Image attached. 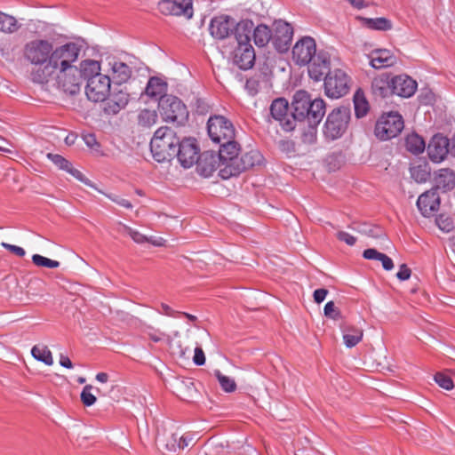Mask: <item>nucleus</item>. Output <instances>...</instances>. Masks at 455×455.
I'll use <instances>...</instances> for the list:
<instances>
[{
	"label": "nucleus",
	"mask_w": 455,
	"mask_h": 455,
	"mask_svg": "<svg viewBox=\"0 0 455 455\" xmlns=\"http://www.w3.org/2000/svg\"><path fill=\"white\" fill-rule=\"evenodd\" d=\"M355 113L357 118L363 117L369 111V103L363 92L357 91L354 95Z\"/></svg>",
	"instance_id": "nucleus-34"
},
{
	"label": "nucleus",
	"mask_w": 455,
	"mask_h": 455,
	"mask_svg": "<svg viewBox=\"0 0 455 455\" xmlns=\"http://www.w3.org/2000/svg\"><path fill=\"white\" fill-rule=\"evenodd\" d=\"M235 38L237 47L234 52V62L241 69H249L252 68L255 61V52L250 44L251 33H237Z\"/></svg>",
	"instance_id": "nucleus-10"
},
{
	"label": "nucleus",
	"mask_w": 455,
	"mask_h": 455,
	"mask_svg": "<svg viewBox=\"0 0 455 455\" xmlns=\"http://www.w3.org/2000/svg\"><path fill=\"white\" fill-rule=\"evenodd\" d=\"M193 362L196 365L201 366L205 363V355L203 349L199 347L195 348V354L193 357Z\"/></svg>",
	"instance_id": "nucleus-52"
},
{
	"label": "nucleus",
	"mask_w": 455,
	"mask_h": 455,
	"mask_svg": "<svg viewBox=\"0 0 455 455\" xmlns=\"http://www.w3.org/2000/svg\"><path fill=\"white\" fill-rule=\"evenodd\" d=\"M20 28L17 20L11 15L0 12V31L4 33H13Z\"/></svg>",
	"instance_id": "nucleus-35"
},
{
	"label": "nucleus",
	"mask_w": 455,
	"mask_h": 455,
	"mask_svg": "<svg viewBox=\"0 0 455 455\" xmlns=\"http://www.w3.org/2000/svg\"><path fill=\"white\" fill-rule=\"evenodd\" d=\"M124 230L127 235L137 243H147L148 237L137 230L132 229L130 227L124 226Z\"/></svg>",
	"instance_id": "nucleus-48"
},
{
	"label": "nucleus",
	"mask_w": 455,
	"mask_h": 455,
	"mask_svg": "<svg viewBox=\"0 0 455 455\" xmlns=\"http://www.w3.org/2000/svg\"><path fill=\"white\" fill-rule=\"evenodd\" d=\"M73 46L70 43L53 47L47 39L30 40V80L44 84L50 81L57 85L59 77L69 72Z\"/></svg>",
	"instance_id": "nucleus-1"
},
{
	"label": "nucleus",
	"mask_w": 455,
	"mask_h": 455,
	"mask_svg": "<svg viewBox=\"0 0 455 455\" xmlns=\"http://www.w3.org/2000/svg\"><path fill=\"white\" fill-rule=\"evenodd\" d=\"M350 109L340 107L333 109L327 116L323 133L327 139L337 140L347 131L350 121Z\"/></svg>",
	"instance_id": "nucleus-7"
},
{
	"label": "nucleus",
	"mask_w": 455,
	"mask_h": 455,
	"mask_svg": "<svg viewBox=\"0 0 455 455\" xmlns=\"http://www.w3.org/2000/svg\"><path fill=\"white\" fill-rule=\"evenodd\" d=\"M30 354L36 360L44 363L47 366L53 364L52 354L48 347L44 344L35 345L30 350Z\"/></svg>",
	"instance_id": "nucleus-29"
},
{
	"label": "nucleus",
	"mask_w": 455,
	"mask_h": 455,
	"mask_svg": "<svg viewBox=\"0 0 455 455\" xmlns=\"http://www.w3.org/2000/svg\"><path fill=\"white\" fill-rule=\"evenodd\" d=\"M207 124L208 134L216 143L223 144L235 138V128L232 123L222 116L210 117Z\"/></svg>",
	"instance_id": "nucleus-11"
},
{
	"label": "nucleus",
	"mask_w": 455,
	"mask_h": 455,
	"mask_svg": "<svg viewBox=\"0 0 455 455\" xmlns=\"http://www.w3.org/2000/svg\"><path fill=\"white\" fill-rule=\"evenodd\" d=\"M449 147L450 140L446 137L441 134L433 136L427 148L429 159L436 164L443 162L449 154Z\"/></svg>",
	"instance_id": "nucleus-18"
},
{
	"label": "nucleus",
	"mask_w": 455,
	"mask_h": 455,
	"mask_svg": "<svg viewBox=\"0 0 455 455\" xmlns=\"http://www.w3.org/2000/svg\"><path fill=\"white\" fill-rule=\"evenodd\" d=\"M242 172H243V169L238 158L230 161L228 159H220V163H219V174L223 180L237 176Z\"/></svg>",
	"instance_id": "nucleus-26"
},
{
	"label": "nucleus",
	"mask_w": 455,
	"mask_h": 455,
	"mask_svg": "<svg viewBox=\"0 0 455 455\" xmlns=\"http://www.w3.org/2000/svg\"><path fill=\"white\" fill-rule=\"evenodd\" d=\"M435 189L443 192L451 191L455 188V172L449 168L440 169L435 174Z\"/></svg>",
	"instance_id": "nucleus-25"
},
{
	"label": "nucleus",
	"mask_w": 455,
	"mask_h": 455,
	"mask_svg": "<svg viewBox=\"0 0 455 455\" xmlns=\"http://www.w3.org/2000/svg\"><path fill=\"white\" fill-rule=\"evenodd\" d=\"M129 100L130 94L125 88L115 87L105 100L103 111L108 116L116 115L127 106Z\"/></svg>",
	"instance_id": "nucleus-17"
},
{
	"label": "nucleus",
	"mask_w": 455,
	"mask_h": 455,
	"mask_svg": "<svg viewBox=\"0 0 455 455\" xmlns=\"http://www.w3.org/2000/svg\"><path fill=\"white\" fill-rule=\"evenodd\" d=\"M175 156L178 157L184 168L191 167L199 158L198 148L195 141L190 139L180 141Z\"/></svg>",
	"instance_id": "nucleus-19"
},
{
	"label": "nucleus",
	"mask_w": 455,
	"mask_h": 455,
	"mask_svg": "<svg viewBox=\"0 0 455 455\" xmlns=\"http://www.w3.org/2000/svg\"><path fill=\"white\" fill-rule=\"evenodd\" d=\"M359 232L370 237L379 238L383 235V232L379 228L363 226Z\"/></svg>",
	"instance_id": "nucleus-50"
},
{
	"label": "nucleus",
	"mask_w": 455,
	"mask_h": 455,
	"mask_svg": "<svg viewBox=\"0 0 455 455\" xmlns=\"http://www.w3.org/2000/svg\"><path fill=\"white\" fill-rule=\"evenodd\" d=\"M47 158L60 170L64 171L68 168L70 162L59 154L48 153Z\"/></svg>",
	"instance_id": "nucleus-45"
},
{
	"label": "nucleus",
	"mask_w": 455,
	"mask_h": 455,
	"mask_svg": "<svg viewBox=\"0 0 455 455\" xmlns=\"http://www.w3.org/2000/svg\"><path fill=\"white\" fill-rule=\"evenodd\" d=\"M348 2L357 9H362L366 6L363 0H348Z\"/></svg>",
	"instance_id": "nucleus-64"
},
{
	"label": "nucleus",
	"mask_w": 455,
	"mask_h": 455,
	"mask_svg": "<svg viewBox=\"0 0 455 455\" xmlns=\"http://www.w3.org/2000/svg\"><path fill=\"white\" fill-rule=\"evenodd\" d=\"M292 36L293 28L289 23L283 20H276L274 22L272 42L278 52H284L288 50Z\"/></svg>",
	"instance_id": "nucleus-16"
},
{
	"label": "nucleus",
	"mask_w": 455,
	"mask_h": 455,
	"mask_svg": "<svg viewBox=\"0 0 455 455\" xmlns=\"http://www.w3.org/2000/svg\"><path fill=\"white\" fill-rule=\"evenodd\" d=\"M32 261L37 267H48V268H56L60 266V262L57 260H53L44 257L39 254H34L32 256Z\"/></svg>",
	"instance_id": "nucleus-43"
},
{
	"label": "nucleus",
	"mask_w": 455,
	"mask_h": 455,
	"mask_svg": "<svg viewBox=\"0 0 455 455\" xmlns=\"http://www.w3.org/2000/svg\"><path fill=\"white\" fill-rule=\"evenodd\" d=\"M327 294L328 291L326 289H317L314 291V299L316 303H321L325 299Z\"/></svg>",
	"instance_id": "nucleus-58"
},
{
	"label": "nucleus",
	"mask_w": 455,
	"mask_h": 455,
	"mask_svg": "<svg viewBox=\"0 0 455 455\" xmlns=\"http://www.w3.org/2000/svg\"><path fill=\"white\" fill-rule=\"evenodd\" d=\"M70 46L74 47V54L71 57L69 65L72 69L67 75L59 77L56 86L67 94L76 95L81 91L83 79L88 82L91 77L101 76L102 74L100 73V63L94 60H84L77 66L76 63L79 60L81 49L76 44L71 42Z\"/></svg>",
	"instance_id": "nucleus-3"
},
{
	"label": "nucleus",
	"mask_w": 455,
	"mask_h": 455,
	"mask_svg": "<svg viewBox=\"0 0 455 455\" xmlns=\"http://www.w3.org/2000/svg\"><path fill=\"white\" fill-rule=\"evenodd\" d=\"M68 173H69L71 176H73L76 180L92 186L90 180L84 177V175L76 168L73 166V164L70 163L68 169L65 170Z\"/></svg>",
	"instance_id": "nucleus-47"
},
{
	"label": "nucleus",
	"mask_w": 455,
	"mask_h": 455,
	"mask_svg": "<svg viewBox=\"0 0 455 455\" xmlns=\"http://www.w3.org/2000/svg\"><path fill=\"white\" fill-rule=\"evenodd\" d=\"M147 243H152L155 246H164L165 244V240L163 237H148Z\"/></svg>",
	"instance_id": "nucleus-62"
},
{
	"label": "nucleus",
	"mask_w": 455,
	"mask_h": 455,
	"mask_svg": "<svg viewBox=\"0 0 455 455\" xmlns=\"http://www.w3.org/2000/svg\"><path fill=\"white\" fill-rule=\"evenodd\" d=\"M108 71L111 73L113 79L123 84L127 82L132 74V68L126 63L116 57L108 56L106 58Z\"/></svg>",
	"instance_id": "nucleus-21"
},
{
	"label": "nucleus",
	"mask_w": 455,
	"mask_h": 455,
	"mask_svg": "<svg viewBox=\"0 0 455 455\" xmlns=\"http://www.w3.org/2000/svg\"><path fill=\"white\" fill-rule=\"evenodd\" d=\"M158 10L164 15L182 16L190 20L194 15L193 0H161Z\"/></svg>",
	"instance_id": "nucleus-15"
},
{
	"label": "nucleus",
	"mask_w": 455,
	"mask_h": 455,
	"mask_svg": "<svg viewBox=\"0 0 455 455\" xmlns=\"http://www.w3.org/2000/svg\"><path fill=\"white\" fill-rule=\"evenodd\" d=\"M291 59L298 66L308 65L310 78L318 82L331 68V56L328 52L316 50L315 40L311 36H302L292 47Z\"/></svg>",
	"instance_id": "nucleus-2"
},
{
	"label": "nucleus",
	"mask_w": 455,
	"mask_h": 455,
	"mask_svg": "<svg viewBox=\"0 0 455 455\" xmlns=\"http://www.w3.org/2000/svg\"><path fill=\"white\" fill-rule=\"evenodd\" d=\"M139 124L144 127H150L157 121V114L156 110L143 109L138 116Z\"/></svg>",
	"instance_id": "nucleus-38"
},
{
	"label": "nucleus",
	"mask_w": 455,
	"mask_h": 455,
	"mask_svg": "<svg viewBox=\"0 0 455 455\" xmlns=\"http://www.w3.org/2000/svg\"><path fill=\"white\" fill-rule=\"evenodd\" d=\"M371 87L375 94L386 97L390 91V81L383 77L375 78L372 81Z\"/></svg>",
	"instance_id": "nucleus-37"
},
{
	"label": "nucleus",
	"mask_w": 455,
	"mask_h": 455,
	"mask_svg": "<svg viewBox=\"0 0 455 455\" xmlns=\"http://www.w3.org/2000/svg\"><path fill=\"white\" fill-rule=\"evenodd\" d=\"M158 108L165 122L182 124L188 119V112L182 101L173 95H164L159 99Z\"/></svg>",
	"instance_id": "nucleus-8"
},
{
	"label": "nucleus",
	"mask_w": 455,
	"mask_h": 455,
	"mask_svg": "<svg viewBox=\"0 0 455 455\" xmlns=\"http://www.w3.org/2000/svg\"><path fill=\"white\" fill-rule=\"evenodd\" d=\"M292 107L298 119H307L310 126L317 125L325 114L323 100H311L306 92H299L294 95Z\"/></svg>",
	"instance_id": "nucleus-5"
},
{
	"label": "nucleus",
	"mask_w": 455,
	"mask_h": 455,
	"mask_svg": "<svg viewBox=\"0 0 455 455\" xmlns=\"http://www.w3.org/2000/svg\"><path fill=\"white\" fill-rule=\"evenodd\" d=\"M341 331L344 344L348 348L355 347L363 339V331L362 328L354 325H345Z\"/></svg>",
	"instance_id": "nucleus-27"
},
{
	"label": "nucleus",
	"mask_w": 455,
	"mask_h": 455,
	"mask_svg": "<svg viewBox=\"0 0 455 455\" xmlns=\"http://www.w3.org/2000/svg\"><path fill=\"white\" fill-rule=\"evenodd\" d=\"M180 139L176 133L168 127H160L150 141V150L153 157L158 163L170 161L177 154Z\"/></svg>",
	"instance_id": "nucleus-4"
},
{
	"label": "nucleus",
	"mask_w": 455,
	"mask_h": 455,
	"mask_svg": "<svg viewBox=\"0 0 455 455\" xmlns=\"http://www.w3.org/2000/svg\"><path fill=\"white\" fill-rule=\"evenodd\" d=\"M219 163H220L219 154L206 151L199 156L196 162V170L200 175L207 178L219 169Z\"/></svg>",
	"instance_id": "nucleus-23"
},
{
	"label": "nucleus",
	"mask_w": 455,
	"mask_h": 455,
	"mask_svg": "<svg viewBox=\"0 0 455 455\" xmlns=\"http://www.w3.org/2000/svg\"><path fill=\"white\" fill-rule=\"evenodd\" d=\"M369 58L371 66L376 69L389 68L397 62L396 56L387 49L372 51Z\"/></svg>",
	"instance_id": "nucleus-24"
},
{
	"label": "nucleus",
	"mask_w": 455,
	"mask_h": 455,
	"mask_svg": "<svg viewBox=\"0 0 455 455\" xmlns=\"http://www.w3.org/2000/svg\"><path fill=\"white\" fill-rule=\"evenodd\" d=\"M405 145L407 150L415 155L422 153L426 147L424 140L415 133L409 134L406 137Z\"/></svg>",
	"instance_id": "nucleus-33"
},
{
	"label": "nucleus",
	"mask_w": 455,
	"mask_h": 455,
	"mask_svg": "<svg viewBox=\"0 0 455 455\" xmlns=\"http://www.w3.org/2000/svg\"><path fill=\"white\" fill-rule=\"evenodd\" d=\"M161 308H162L161 314H164L168 316H175L176 315L180 314V312L173 310L168 305L164 304V303L161 305Z\"/></svg>",
	"instance_id": "nucleus-61"
},
{
	"label": "nucleus",
	"mask_w": 455,
	"mask_h": 455,
	"mask_svg": "<svg viewBox=\"0 0 455 455\" xmlns=\"http://www.w3.org/2000/svg\"><path fill=\"white\" fill-rule=\"evenodd\" d=\"M214 375L216 376L221 388L225 392H234L236 388V384L235 380L226 375H223L220 371L216 370L214 371Z\"/></svg>",
	"instance_id": "nucleus-40"
},
{
	"label": "nucleus",
	"mask_w": 455,
	"mask_h": 455,
	"mask_svg": "<svg viewBox=\"0 0 455 455\" xmlns=\"http://www.w3.org/2000/svg\"><path fill=\"white\" fill-rule=\"evenodd\" d=\"M363 256L366 259H374L380 261L383 268L387 271H390L394 268V263L392 259L384 253L379 252L375 249L370 248L364 250L363 252Z\"/></svg>",
	"instance_id": "nucleus-31"
},
{
	"label": "nucleus",
	"mask_w": 455,
	"mask_h": 455,
	"mask_svg": "<svg viewBox=\"0 0 455 455\" xmlns=\"http://www.w3.org/2000/svg\"><path fill=\"white\" fill-rule=\"evenodd\" d=\"M440 205V197L436 189L432 188L421 194L417 201V206L423 216L427 217L437 212Z\"/></svg>",
	"instance_id": "nucleus-22"
},
{
	"label": "nucleus",
	"mask_w": 455,
	"mask_h": 455,
	"mask_svg": "<svg viewBox=\"0 0 455 455\" xmlns=\"http://www.w3.org/2000/svg\"><path fill=\"white\" fill-rule=\"evenodd\" d=\"M272 117L279 123L284 132H291L296 126V112H289L288 101L283 98L275 100L270 106Z\"/></svg>",
	"instance_id": "nucleus-14"
},
{
	"label": "nucleus",
	"mask_w": 455,
	"mask_h": 455,
	"mask_svg": "<svg viewBox=\"0 0 455 455\" xmlns=\"http://www.w3.org/2000/svg\"><path fill=\"white\" fill-rule=\"evenodd\" d=\"M2 246L9 250L11 252L14 253L15 255L19 257H23L26 254V251L23 248L9 244L6 243H2Z\"/></svg>",
	"instance_id": "nucleus-56"
},
{
	"label": "nucleus",
	"mask_w": 455,
	"mask_h": 455,
	"mask_svg": "<svg viewBox=\"0 0 455 455\" xmlns=\"http://www.w3.org/2000/svg\"><path fill=\"white\" fill-rule=\"evenodd\" d=\"M410 171L411 178L418 183L426 182L430 175L426 165L413 166Z\"/></svg>",
	"instance_id": "nucleus-41"
},
{
	"label": "nucleus",
	"mask_w": 455,
	"mask_h": 455,
	"mask_svg": "<svg viewBox=\"0 0 455 455\" xmlns=\"http://www.w3.org/2000/svg\"><path fill=\"white\" fill-rule=\"evenodd\" d=\"M167 84L158 77H151L147 84L145 92L151 98L163 97L166 92Z\"/></svg>",
	"instance_id": "nucleus-30"
},
{
	"label": "nucleus",
	"mask_w": 455,
	"mask_h": 455,
	"mask_svg": "<svg viewBox=\"0 0 455 455\" xmlns=\"http://www.w3.org/2000/svg\"><path fill=\"white\" fill-rule=\"evenodd\" d=\"M143 332L148 336V338L154 341V342H160L164 339H167L169 340L170 339V337L169 335H167L166 333H164V331H161L160 330L158 329H155L153 326L151 325H146L144 328H143Z\"/></svg>",
	"instance_id": "nucleus-42"
},
{
	"label": "nucleus",
	"mask_w": 455,
	"mask_h": 455,
	"mask_svg": "<svg viewBox=\"0 0 455 455\" xmlns=\"http://www.w3.org/2000/svg\"><path fill=\"white\" fill-rule=\"evenodd\" d=\"M219 156L220 159H228L229 161L235 158H240L239 156V146L233 140H228L223 144H220Z\"/></svg>",
	"instance_id": "nucleus-32"
},
{
	"label": "nucleus",
	"mask_w": 455,
	"mask_h": 455,
	"mask_svg": "<svg viewBox=\"0 0 455 455\" xmlns=\"http://www.w3.org/2000/svg\"><path fill=\"white\" fill-rule=\"evenodd\" d=\"M336 236L339 241L344 242L350 246L354 245L356 242V238L354 235L345 231L337 232Z\"/></svg>",
	"instance_id": "nucleus-51"
},
{
	"label": "nucleus",
	"mask_w": 455,
	"mask_h": 455,
	"mask_svg": "<svg viewBox=\"0 0 455 455\" xmlns=\"http://www.w3.org/2000/svg\"><path fill=\"white\" fill-rule=\"evenodd\" d=\"M364 24L371 29L386 31L392 28L390 20L386 18L364 19Z\"/></svg>",
	"instance_id": "nucleus-39"
},
{
	"label": "nucleus",
	"mask_w": 455,
	"mask_h": 455,
	"mask_svg": "<svg viewBox=\"0 0 455 455\" xmlns=\"http://www.w3.org/2000/svg\"><path fill=\"white\" fill-rule=\"evenodd\" d=\"M417 84L408 76H396L390 80V91L393 94L408 98L414 94Z\"/></svg>",
	"instance_id": "nucleus-20"
},
{
	"label": "nucleus",
	"mask_w": 455,
	"mask_h": 455,
	"mask_svg": "<svg viewBox=\"0 0 455 455\" xmlns=\"http://www.w3.org/2000/svg\"><path fill=\"white\" fill-rule=\"evenodd\" d=\"M323 311L325 316L334 320H337L340 315V312L336 308L333 301L327 302L324 306Z\"/></svg>",
	"instance_id": "nucleus-49"
},
{
	"label": "nucleus",
	"mask_w": 455,
	"mask_h": 455,
	"mask_svg": "<svg viewBox=\"0 0 455 455\" xmlns=\"http://www.w3.org/2000/svg\"><path fill=\"white\" fill-rule=\"evenodd\" d=\"M93 389L92 385H86L81 392V401L87 407L93 405L97 401L96 396L92 394Z\"/></svg>",
	"instance_id": "nucleus-44"
},
{
	"label": "nucleus",
	"mask_w": 455,
	"mask_h": 455,
	"mask_svg": "<svg viewBox=\"0 0 455 455\" xmlns=\"http://www.w3.org/2000/svg\"><path fill=\"white\" fill-rule=\"evenodd\" d=\"M253 22L248 20L236 22L235 19L228 15L214 17L210 23V33L212 37L223 40L228 37L235 29L237 33H251Z\"/></svg>",
	"instance_id": "nucleus-6"
},
{
	"label": "nucleus",
	"mask_w": 455,
	"mask_h": 455,
	"mask_svg": "<svg viewBox=\"0 0 455 455\" xmlns=\"http://www.w3.org/2000/svg\"><path fill=\"white\" fill-rule=\"evenodd\" d=\"M403 129V120L397 112H389L380 116L375 125V135L381 140L396 137Z\"/></svg>",
	"instance_id": "nucleus-9"
},
{
	"label": "nucleus",
	"mask_w": 455,
	"mask_h": 455,
	"mask_svg": "<svg viewBox=\"0 0 455 455\" xmlns=\"http://www.w3.org/2000/svg\"><path fill=\"white\" fill-rule=\"evenodd\" d=\"M109 198L116 203L117 204H119L120 206H123L124 208H127V209H131L132 208V204L126 199L124 198H122V197H119V196H109Z\"/></svg>",
	"instance_id": "nucleus-60"
},
{
	"label": "nucleus",
	"mask_w": 455,
	"mask_h": 455,
	"mask_svg": "<svg viewBox=\"0 0 455 455\" xmlns=\"http://www.w3.org/2000/svg\"><path fill=\"white\" fill-rule=\"evenodd\" d=\"M83 140L86 146L91 148H98L100 147L95 135L92 133H87L83 135Z\"/></svg>",
	"instance_id": "nucleus-53"
},
{
	"label": "nucleus",
	"mask_w": 455,
	"mask_h": 455,
	"mask_svg": "<svg viewBox=\"0 0 455 455\" xmlns=\"http://www.w3.org/2000/svg\"><path fill=\"white\" fill-rule=\"evenodd\" d=\"M324 89L328 97L339 99L348 92V76L341 69L330 70L323 76Z\"/></svg>",
	"instance_id": "nucleus-12"
},
{
	"label": "nucleus",
	"mask_w": 455,
	"mask_h": 455,
	"mask_svg": "<svg viewBox=\"0 0 455 455\" xmlns=\"http://www.w3.org/2000/svg\"><path fill=\"white\" fill-rule=\"evenodd\" d=\"M193 442L192 436L189 435H181L179 438L178 449H185Z\"/></svg>",
	"instance_id": "nucleus-57"
},
{
	"label": "nucleus",
	"mask_w": 455,
	"mask_h": 455,
	"mask_svg": "<svg viewBox=\"0 0 455 455\" xmlns=\"http://www.w3.org/2000/svg\"><path fill=\"white\" fill-rule=\"evenodd\" d=\"M179 438H180V436H178V435H176V434H173L171 436V440L166 443V447L169 451H176V450L178 448L177 444L179 443Z\"/></svg>",
	"instance_id": "nucleus-59"
},
{
	"label": "nucleus",
	"mask_w": 455,
	"mask_h": 455,
	"mask_svg": "<svg viewBox=\"0 0 455 455\" xmlns=\"http://www.w3.org/2000/svg\"><path fill=\"white\" fill-rule=\"evenodd\" d=\"M435 381L438 384L439 387L451 390L453 388V381L450 376L443 372H437L435 377Z\"/></svg>",
	"instance_id": "nucleus-46"
},
{
	"label": "nucleus",
	"mask_w": 455,
	"mask_h": 455,
	"mask_svg": "<svg viewBox=\"0 0 455 455\" xmlns=\"http://www.w3.org/2000/svg\"><path fill=\"white\" fill-rule=\"evenodd\" d=\"M241 165L245 171L246 169L254 167L261 163L262 156L258 151H250L238 158Z\"/></svg>",
	"instance_id": "nucleus-36"
},
{
	"label": "nucleus",
	"mask_w": 455,
	"mask_h": 455,
	"mask_svg": "<svg viewBox=\"0 0 455 455\" xmlns=\"http://www.w3.org/2000/svg\"><path fill=\"white\" fill-rule=\"evenodd\" d=\"M253 40L258 47L266 46L270 40H272V30L264 24H259L257 27H252Z\"/></svg>",
	"instance_id": "nucleus-28"
},
{
	"label": "nucleus",
	"mask_w": 455,
	"mask_h": 455,
	"mask_svg": "<svg viewBox=\"0 0 455 455\" xmlns=\"http://www.w3.org/2000/svg\"><path fill=\"white\" fill-rule=\"evenodd\" d=\"M439 228L445 232H450L452 229V222L449 219H443L442 216L436 220Z\"/></svg>",
	"instance_id": "nucleus-54"
},
{
	"label": "nucleus",
	"mask_w": 455,
	"mask_h": 455,
	"mask_svg": "<svg viewBox=\"0 0 455 455\" xmlns=\"http://www.w3.org/2000/svg\"><path fill=\"white\" fill-rule=\"evenodd\" d=\"M111 90V79L102 74L91 77L85 85V95L92 102H103L107 100Z\"/></svg>",
	"instance_id": "nucleus-13"
},
{
	"label": "nucleus",
	"mask_w": 455,
	"mask_h": 455,
	"mask_svg": "<svg viewBox=\"0 0 455 455\" xmlns=\"http://www.w3.org/2000/svg\"><path fill=\"white\" fill-rule=\"evenodd\" d=\"M60 364L62 367H65V368H68V369H72L73 368V363L70 361V359L67 355H64L62 354L60 356Z\"/></svg>",
	"instance_id": "nucleus-63"
},
{
	"label": "nucleus",
	"mask_w": 455,
	"mask_h": 455,
	"mask_svg": "<svg viewBox=\"0 0 455 455\" xmlns=\"http://www.w3.org/2000/svg\"><path fill=\"white\" fill-rule=\"evenodd\" d=\"M396 276L401 281L408 280L411 276V269L405 264H403L400 266Z\"/></svg>",
	"instance_id": "nucleus-55"
}]
</instances>
